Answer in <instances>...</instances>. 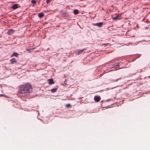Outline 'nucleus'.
Returning <instances> with one entry per match:
<instances>
[{"mask_svg":"<svg viewBox=\"0 0 150 150\" xmlns=\"http://www.w3.org/2000/svg\"><path fill=\"white\" fill-rule=\"evenodd\" d=\"M31 3L34 4H35L36 2V1L35 0H32L31 1Z\"/></svg>","mask_w":150,"mask_h":150,"instance_id":"nucleus-17","label":"nucleus"},{"mask_svg":"<svg viewBox=\"0 0 150 150\" xmlns=\"http://www.w3.org/2000/svg\"><path fill=\"white\" fill-rule=\"evenodd\" d=\"M85 49H82L81 50H79L76 52V54L77 55H79L83 53V51L85 50Z\"/></svg>","mask_w":150,"mask_h":150,"instance_id":"nucleus-9","label":"nucleus"},{"mask_svg":"<svg viewBox=\"0 0 150 150\" xmlns=\"http://www.w3.org/2000/svg\"><path fill=\"white\" fill-rule=\"evenodd\" d=\"M135 57L134 56V55H129L127 56L126 58H123L122 59V61H125V62L124 63H126V68L128 67L129 65H128V64L131 62H133L134 61L136 58H134Z\"/></svg>","mask_w":150,"mask_h":150,"instance_id":"nucleus-3","label":"nucleus"},{"mask_svg":"<svg viewBox=\"0 0 150 150\" xmlns=\"http://www.w3.org/2000/svg\"><path fill=\"white\" fill-rule=\"evenodd\" d=\"M10 62L11 64H14L16 63L17 61L15 58H13L10 60Z\"/></svg>","mask_w":150,"mask_h":150,"instance_id":"nucleus-6","label":"nucleus"},{"mask_svg":"<svg viewBox=\"0 0 150 150\" xmlns=\"http://www.w3.org/2000/svg\"><path fill=\"white\" fill-rule=\"evenodd\" d=\"M0 96H3V95H2V94H1V95H0Z\"/></svg>","mask_w":150,"mask_h":150,"instance_id":"nucleus-21","label":"nucleus"},{"mask_svg":"<svg viewBox=\"0 0 150 150\" xmlns=\"http://www.w3.org/2000/svg\"><path fill=\"white\" fill-rule=\"evenodd\" d=\"M73 12H74V13L75 15H77L79 11H78V10H77V9H75L74 11Z\"/></svg>","mask_w":150,"mask_h":150,"instance_id":"nucleus-15","label":"nucleus"},{"mask_svg":"<svg viewBox=\"0 0 150 150\" xmlns=\"http://www.w3.org/2000/svg\"><path fill=\"white\" fill-rule=\"evenodd\" d=\"M18 54L16 52H13L11 56V57H13V56H15L16 57H18Z\"/></svg>","mask_w":150,"mask_h":150,"instance_id":"nucleus-12","label":"nucleus"},{"mask_svg":"<svg viewBox=\"0 0 150 150\" xmlns=\"http://www.w3.org/2000/svg\"><path fill=\"white\" fill-rule=\"evenodd\" d=\"M57 90V88H54L52 89L50 91L52 93H54L56 92Z\"/></svg>","mask_w":150,"mask_h":150,"instance_id":"nucleus-14","label":"nucleus"},{"mask_svg":"<svg viewBox=\"0 0 150 150\" xmlns=\"http://www.w3.org/2000/svg\"><path fill=\"white\" fill-rule=\"evenodd\" d=\"M103 25V22L96 23L94 24V25L98 26L99 27H101Z\"/></svg>","mask_w":150,"mask_h":150,"instance_id":"nucleus-11","label":"nucleus"},{"mask_svg":"<svg viewBox=\"0 0 150 150\" xmlns=\"http://www.w3.org/2000/svg\"><path fill=\"white\" fill-rule=\"evenodd\" d=\"M53 0H46V3L47 4H48L50 2L52 1H53Z\"/></svg>","mask_w":150,"mask_h":150,"instance_id":"nucleus-19","label":"nucleus"},{"mask_svg":"<svg viewBox=\"0 0 150 150\" xmlns=\"http://www.w3.org/2000/svg\"><path fill=\"white\" fill-rule=\"evenodd\" d=\"M14 31L15 30H13V29H10L8 31L7 33L8 35H10L12 34H13Z\"/></svg>","mask_w":150,"mask_h":150,"instance_id":"nucleus-8","label":"nucleus"},{"mask_svg":"<svg viewBox=\"0 0 150 150\" xmlns=\"http://www.w3.org/2000/svg\"><path fill=\"white\" fill-rule=\"evenodd\" d=\"M66 107L67 108H69L71 107V105L70 104H68L66 105Z\"/></svg>","mask_w":150,"mask_h":150,"instance_id":"nucleus-18","label":"nucleus"},{"mask_svg":"<svg viewBox=\"0 0 150 150\" xmlns=\"http://www.w3.org/2000/svg\"><path fill=\"white\" fill-rule=\"evenodd\" d=\"M122 13H118L116 14V16L113 17L112 18L113 20H119L122 18L121 16Z\"/></svg>","mask_w":150,"mask_h":150,"instance_id":"nucleus-4","label":"nucleus"},{"mask_svg":"<svg viewBox=\"0 0 150 150\" xmlns=\"http://www.w3.org/2000/svg\"><path fill=\"white\" fill-rule=\"evenodd\" d=\"M38 16L40 18H42L44 16V14L42 13H40L38 14Z\"/></svg>","mask_w":150,"mask_h":150,"instance_id":"nucleus-13","label":"nucleus"},{"mask_svg":"<svg viewBox=\"0 0 150 150\" xmlns=\"http://www.w3.org/2000/svg\"><path fill=\"white\" fill-rule=\"evenodd\" d=\"M20 6H18V4H15L12 6V7L13 9L15 10L17 8H18L20 7Z\"/></svg>","mask_w":150,"mask_h":150,"instance_id":"nucleus-10","label":"nucleus"},{"mask_svg":"<svg viewBox=\"0 0 150 150\" xmlns=\"http://www.w3.org/2000/svg\"><path fill=\"white\" fill-rule=\"evenodd\" d=\"M19 88L18 93L21 96L25 98L33 97V96L31 95L32 93L33 88L31 83H25L20 85Z\"/></svg>","mask_w":150,"mask_h":150,"instance_id":"nucleus-2","label":"nucleus"},{"mask_svg":"<svg viewBox=\"0 0 150 150\" xmlns=\"http://www.w3.org/2000/svg\"><path fill=\"white\" fill-rule=\"evenodd\" d=\"M34 48L31 49L30 48H27L26 49V50L27 51H28V52H30V51L31 50H34Z\"/></svg>","mask_w":150,"mask_h":150,"instance_id":"nucleus-16","label":"nucleus"},{"mask_svg":"<svg viewBox=\"0 0 150 150\" xmlns=\"http://www.w3.org/2000/svg\"><path fill=\"white\" fill-rule=\"evenodd\" d=\"M150 27V25H149V26L148 27H145V29L147 30L149 28V27Z\"/></svg>","mask_w":150,"mask_h":150,"instance_id":"nucleus-20","label":"nucleus"},{"mask_svg":"<svg viewBox=\"0 0 150 150\" xmlns=\"http://www.w3.org/2000/svg\"><path fill=\"white\" fill-rule=\"evenodd\" d=\"M125 61H122L121 59H119L118 62H116L114 64L109 65H106L105 66H101L99 67L98 69L101 70V72L105 73L108 72L113 70H110L111 69L113 68L115 70L119 69L126 68V63H124Z\"/></svg>","mask_w":150,"mask_h":150,"instance_id":"nucleus-1","label":"nucleus"},{"mask_svg":"<svg viewBox=\"0 0 150 150\" xmlns=\"http://www.w3.org/2000/svg\"><path fill=\"white\" fill-rule=\"evenodd\" d=\"M48 83L50 85H52L55 82L53 80V79H48Z\"/></svg>","mask_w":150,"mask_h":150,"instance_id":"nucleus-7","label":"nucleus"},{"mask_svg":"<svg viewBox=\"0 0 150 150\" xmlns=\"http://www.w3.org/2000/svg\"><path fill=\"white\" fill-rule=\"evenodd\" d=\"M94 99L96 102H98L100 100L101 98L100 96H94Z\"/></svg>","mask_w":150,"mask_h":150,"instance_id":"nucleus-5","label":"nucleus"}]
</instances>
